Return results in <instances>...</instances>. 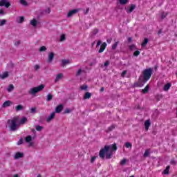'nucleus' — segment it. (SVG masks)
<instances>
[{
    "mask_svg": "<svg viewBox=\"0 0 177 177\" xmlns=\"http://www.w3.org/2000/svg\"><path fill=\"white\" fill-rule=\"evenodd\" d=\"M151 74H153V70L151 68L148 69H145L143 72V80L142 78H139L138 82L134 83L135 88H142L147 81L151 78Z\"/></svg>",
    "mask_w": 177,
    "mask_h": 177,
    "instance_id": "f257e3e1",
    "label": "nucleus"
},
{
    "mask_svg": "<svg viewBox=\"0 0 177 177\" xmlns=\"http://www.w3.org/2000/svg\"><path fill=\"white\" fill-rule=\"evenodd\" d=\"M8 124L10 131H16V129L17 128V119L14 118L11 120H8Z\"/></svg>",
    "mask_w": 177,
    "mask_h": 177,
    "instance_id": "f03ea898",
    "label": "nucleus"
},
{
    "mask_svg": "<svg viewBox=\"0 0 177 177\" xmlns=\"http://www.w3.org/2000/svg\"><path fill=\"white\" fill-rule=\"evenodd\" d=\"M44 88H45V86L44 84H41L39 86L30 88L28 91V93L29 95H35L36 93H38V92H41Z\"/></svg>",
    "mask_w": 177,
    "mask_h": 177,
    "instance_id": "7ed1b4c3",
    "label": "nucleus"
},
{
    "mask_svg": "<svg viewBox=\"0 0 177 177\" xmlns=\"http://www.w3.org/2000/svg\"><path fill=\"white\" fill-rule=\"evenodd\" d=\"M110 150V146L106 145L103 149L100 151L99 156L102 160H104L107 151Z\"/></svg>",
    "mask_w": 177,
    "mask_h": 177,
    "instance_id": "20e7f679",
    "label": "nucleus"
},
{
    "mask_svg": "<svg viewBox=\"0 0 177 177\" xmlns=\"http://www.w3.org/2000/svg\"><path fill=\"white\" fill-rule=\"evenodd\" d=\"M0 6H5V8H9L10 6V3L8 0H1Z\"/></svg>",
    "mask_w": 177,
    "mask_h": 177,
    "instance_id": "39448f33",
    "label": "nucleus"
},
{
    "mask_svg": "<svg viewBox=\"0 0 177 177\" xmlns=\"http://www.w3.org/2000/svg\"><path fill=\"white\" fill-rule=\"evenodd\" d=\"M78 12H79L78 9L72 10L68 12L67 15V17L68 18L72 17V16H74V15H76V13H78Z\"/></svg>",
    "mask_w": 177,
    "mask_h": 177,
    "instance_id": "423d86ee",
    "label": "nucleus"
},
{
    "mask_svg": "<svg viewBox=\"0 0 177 177\" xmlns=\"http://www.w3.org/2000/svg\"><path fill=\"white\" fill-rule=\"evenodd\" d=\"M23 157H24V153L21 152H17L14 156V158L15 160H19V158H23Z\"/></svg>",
    "mask_w": 177,
    "mask_h": 177,
    "instance_id": "0eeeda50",
    "label": "nucleus"
},
{
    "mask_svg": "<svg viewBox=\"0 0 177 177\" xmlns=\"http://www.w3.org/2000/svg\"><path fill=\"white\" fill-rule=\"evenodd\" d=\"M107 46V44L106 42H104L101 46L100 50H98V53H102V52H104V49H106Z\"/></svg>",
    "mask_w": 177,
    "mask_h": 177,
    "instance_id": "6e6552de",
    "label": "nucleus"
},
{
    "mask_svg": "<svg viewBox=\"0 0 177 177\" xmlns=\"http://www.w3.org/2000/svg\"><path fill=\"white\" fill-rule=\"evenodd\" d=\"M55 112L51 113L50 115L46 119L47 122H50L55 118Z\"/></svg>",
    "mask_w": 177,
    "mask_h": 177,
    "instance_id": "1a4fd4ad",
    "label": "nucleus"
},
{
    "mask_svg": "<svg viewBox=\"0 0 177 177\" xmlns=\"http://www.w3.org/2000/svg\"><path fill=\"white\" fill-rule=\"evenodd\" d=\"M55 57V53H50L48 54V63H52L53 59Z\"/></svg>",
    "mask_w": 177,
    "mask_h": 177,
    "instance_id": "9d476101",
    "label": "nucleus"
},
{
    "mask_svg": "<svg viewBox=\"0 0 177 177\" xmlns=\"http://www.w3.org/2000/svg\"><path fill=\"white\" fill-rule=\"evenodd\" d=\"M11 104H13V102L10 100H7L3 104L2 107H9Z\"/></svg>",
    "mask_w": 177,
    "mask_h": 177,
    "instance_id": "9b49d317",
    "label": "nucleus"
},
{
    "mask_svg": "<svg viewBox=\"0 0 177 177\" xmlns=\"http://www.w3.org/2000/svg\"><path fill=\"white\" fill-rule=\"evenodd\" d=\"M8 77H9V73H8V71H6L3 74L0 75V78L1 80H5V78H8Z\"/></svg>",
    "mask_w": 177,
    "mask_h": 177,
    "instance_id": "f8f14e48",
    "label": "nucleus"
},
{
    "mask_svg": "<svg viewBox=\"0 0 177 177\" xmlns=\"http://www.w3.org/2000/svg\"><path fill=\"white\" fill-rule=\"evenodd\" d=\"M150 125H151V123H150V120H146L145 122V127L146 131H149V128L150 127Z\"/></svg>",
    "mask_w": 177,
    "mask_h": 177,
    "instance_id": "ddd939ff",
    "label": "nucleus"
},
{
    "mask_svg": "<svg viewBox=\"0 0 177 177\" xmlns=\"http://www.w3.org/2000/svg\"><path fill=\"white\" fill-rule=\"evenodd\" d=\"M63 110V104H59L55 108V113H61Z\"/></svg>",
    "mask_w": 177,
    "mask_h": 177,
    "instance_id": "4468645a",
    "label": "nucleus"
},
{
    "mask_svg": "<svg viewBox=\"0 0 177 177\" xmlns=\"http://www.w3.org/2000/svg\"><path fill=\"white\" fill-rule=\"evenodd\" d=\"M136 6L134 4L131 5L130 8L127 10V13H132L135 10Z\"/></svg>",
    "mask_w": 177,
    "mask_h": 177,
    "instance_id": "2eb2a0df",
    "label": "nucleus"
},
{
    "mask_svg": "<svg viewBox=\"0 0 177 177\" xmlns=\"http://www.w3.org/2000/svg\"><path fill=\"white\" fill-rule=\"evenodd\" d=\"M171 88V83L166 84L163 87V91L167 92Z\"/></svg>",
    "mask_w": 177,
    "mask_h": 177,
    "instance_id": "dca6fc26",
    "label": "nucleus"
},
{
    "mask_svg": "<svg viewBox=\"0 0 177 177\" xmlns=\"http://www.w3.org/2000/svg\"><path fill=\"white\" fill-rule=\"evenodd\" d=\"M62 78H63V73H59L56 75L55 82H57L59 80H62Z\"/></svg>",
    "mask_w": 177,
    "mask_h": 177,
    "instance_id": "f3484780",
    "label": "nucleus"
},
{
    "mask_svg": "<svg viewBox=\"0 0 177 177\" xmlns=\"http://www.w3.org/2000/svg\"><path fill=\"white\" fill-rule=\"evenodd\" d=\"M16 111H21V110H24V106L23 105L19 104L15 107Z\"/></svg>",
    "mask_w": 177,
    "mask_h": 177,
    "instance_id": "a211bd4d",
    "label": "nucleus"
},
{
    "mask_svg": "<svg viewBox=\"0 0 177 177\" xmlns=\"http://www.w3.org/2000/svg\"><path fill=\"white\" fill-rule=\"evenodd\" d=\"M167 16H168V12H161L160 14L161 20H164V19H165Z\"/></svg>",
    "mask_w": 177,
    "mask_h": 177,
    "instance_id": "6ab92c4d",
    "label": "nucleus"
},
{
    "mask_svg": "<svg viewBox=\"0 0 177 177\" xmlns=\"http://www.w3.org/2000/svg\"><path fill=\"white\" fill-rule=\"evenodd\" d=\"M148 43H149V39L145 38L144 39V41L141 44V46L142 48H145V47H146V45H147Z\"/></svg>",
    "mask_w": 177,
    "mask_h": 177,
    "instance_id": "aec40b11",
    "label": "nucleus"
},
{
    "mask_svg": "<svg viewBox=\"0 0 177 177\" xmlns=\"http://www.w3.org/2000/svg\"><path fill=\"white\" fill-rule=\"evenodd\" d=\"M118 44H120V41H115L113 45L111 47L112 50H115L117 49V46H118Z\"/></svg>",
    "mask_w": 177,
    "mask_h": 177,
    "instance_id": "412c9836",
    "label": "nucleus"
},
{
    "mask_svg": "<svg viewBox=\"0 0 177 177\" xmlns=\"http://www.w3.org/2000/svg\"><path fill=\"white\" fill-rule=\"evenodd\" d=\"M171 168V166H167L166 169L163 171L164 175H168L169 174V169Z\"/></svg>",
    "mask_w": 177,
    "mask_h": 177,
    "instance_id": "4be33fe9",
    "label": "nucleus"
},
{
    "mask_svg": "<svg viewBox=\"0 0 177 177\" xmlns=\"http://www.w3.org/2000/svg\"><path fill=\"white\" fill-rule=\"evenodd\" d=\"M14 90H15V86H13V84H10L7 88L8 92H12Z\"/></svg>",
    "mask_w": 177,
    "mask_h": 177,
    "instance_id": "5701e85b",
    "label": "nucleus"
},
{
    "mask_svg": "<svg viewBox=\"0 0 177 177\" xmlns=\"http://www.w3.org/2000/svg\"><path fill=\"white\" fill-rule=\"evenodd\" d=\"M92 96V94L89 92H86L84 94V99H91V97Z\"/></svg>",
    "mask_w": 177,
    "mask_h": 177,
    "instance_id": "b1692460",
    "label": "nucleus"
},
{
    "mask_svg": "<svg viewBox=\"0 0 177 177\" xmlns=\"http://www.w3.org/2000/svg\"><path fill=\"white\" fill-rule=\"evenodd\" d=\"M150 88V86L149 84H147L144 89L142 90V93H147L149 92V89Z\"/></svg>",
    "mask_w": 177,
    "mask_h": 177,
    "instance_id": "393cba45",
    "label": "nucleus"
},
{
    "mask_svg": "<svg viewBox=\"0 0 177 177\" xmlns=\"http://www.w3.org/2000/svg\"><path fill=\"white\" fill-rule=\"evenodd\" d=\"M129 2V0H119V3L120 5H127Z\"/></svg>",
    "mask_w": 177,
    "mask_h": 177,
    "instance_id": "a878e982",
    "label": "nucleus"
},
{
    "mask_svg": "<svg viewBox=\"0 0 177 177\" xmlns=\"http://www.w3.org/2000/svg\"><path fill=\"white\" fill-rule=\"evenodd\" d=\"M19 2L23 6H28V3L26 0H19Z\"/></svg>",
    "mask_w": 177,
    "mask_h": 177,
    "instance_id": "bb28decb",
    "label": "nucleus"
},
{
    "mask_svg": "<svg viewBox=\"0 0 177 177\" xmlns=\"http://www.w3.org/2000/svg\"><path fill=\"white\" fill-rule=\"evenodd\" d=\"M35 129L38 132H41V131H42L44 129V127L40 126V125H37V126H35Z\"/></svg>",
    "mask_w": 177,
    "mask_h": 177,
    "instance_id": "cd10ccee",
    "label": "nucleus"
},
{
    "mask_svg": "<svg viewBox=\"0 0 177 177\" xmlns=\"http://www.w3.org/2000/svg\"><path fill=\"white\" fill-rule=\"evenodd\" d=\"M80 91H87L88 85L84 84V85L80 86Z\"/></svg>",
    "mask_w": 177,
    "mask_h": 177,
    "instance_id": "c85d7f7f",
    "label": "nucleus"
},
{
    "mask_svg": "<svg viewBox=\"0 0 177 177\" xmlns=\"http://www.w3.org/2000/svg\"><path fill=\"white\" fill-rule=\"evenodd\" d=\"M66 64H70V60L68 59H63L62 60V66H66Z\"/></svg>",
    "mask_w": 177,
    "mask_h": 177,
    "instance_id": "c756f323",
    "label": "nucleus"
},
{
    "mask_svg": "<svg viewBox=\"0 0 177 177\" xmlns=\"http://www.w3.org/2000/svg\"><path fill=\"white\" fill-rule=\"evenodd\" d=\"M31 26H33V27H37V21L35 19H32L30 21Z\"/></svg>",
    "mask_w": 177,
    "mask_h": 177,
    "instance_id": "7c9ffc66",
    "label": "nucleus"
},
{
    "mask_svg": "<svg viewBox=\"0 0 177 177\" xmlns=\"http://www.w3.org/2000/svg\"><path fill=\"white\" fill-rule=\"evenodd\" d=\"M19 122L21 124H26V122H27V118H26V117L22 118Z\"/></svg>",
    "mask_w": 177,
    "mask_h": 177,
    "instance_id": "2f4dec72",
    "label": "nucleus"
},
{
    "mask_svg": "<svg viewBox=\"0 0 177 177\" xmlns=\"http://www.w3.org/2000/svg\"><path fill=\"white\" fill-rule=\"evenodd\" d=\"M53 98V95H52V94L49 93L47 95V102H50V100H52V99Z\"/></svg>",
    "mask_w": 177,
    "mask_h": 177,
    "instance_id": "473e14b6",
    "label": "nucleus"
},
{
    "mask_svg": "<svg viewBox=\"0 0 177 177\" xmlns=\"http://www.w3.org/2000/svg\"><path fill=\"white\" fill-rule=\"evenodd\" d=\"M25 140L26 142L29 143V142H31V140H32V137H31V136H28L25 138Z\"/></svg>",
    "mask_w": 177,
    "mask_h": 177,
    "instance_id": "72a5a7b5",
    "label": "nucleus"
},
{
    "mask_svg": "<svg viewBox=\"0 0 177 177\" xmlns=\"http://www.w3.org/2000/svg\"><path fill=\"white\" fill-rule=\"evenodd\" d=\"M125 147H127V149H132V144H131V142H126Z\"/></svg>",
    "mask_w": 177,
    "mask_h": 177,
    "instance_id": "f704fd0d",
    "label": "nucleus"
},
{
    "mask_svg": "<svg viewBox=\"0 0 177 177\" xmlns=\"http://www.w3.org/2000/svg\"><path fill=\"white\" fill-rule=\"evenodd\" d=\"M150 155V149H147L145 150V152L144 153V157H147L148 156Z\"/></svg>",
    "mask_w": 177,
    "mask_h": 177,
    "instance_id": "c9c22d12",
    "label": "nucleus"
},
{
    "mask_svg": "<svg viewBox=\"0 0 177 177\" xmlns=\"http://www.w3.org/2000/svg\"><path fill=\"white\" fill-rule=\"evenodd\" d=\"M111 156H113V153H111H111L106 152V160H110V158H111Z\"/></svg>",
    "mask_w": 177,
    "mask_h": 177,
    "instance_id": "e433bc0d",
    "label": "nucleus"
},
{
    "mask_svg": "<svg viewBox=\"0 0 177 177\" xmlns=\"http://www.w3.org/2000/svg\"><path fill=\"white\" fill-rule=\"evenodd\" d=\"M24 21V17H19V19H18V23H19V24H21Z\"/></svg>",
    "mask_w": 177,
    "mask_h": 177,
    "instance_id": "4c0bfd02",
    "label": "nucleus"
},
{
    "mask_svg": "<svg viewBox=\"0 0 177 177\" xmlns=\"http://www.w3.org/2000/svg\"><path fill=\"white\" fill-rule=\"evenodd\" d=\"M63 41H66V35H62L60 37V41L63 42Z\"/></svg>",
    "mask_w": 177,
    "mask_h": 177,
    "instance_id": "58836bf2",
    "label": "nucleus"
},
{
    "mask_svg": "<svg viewBox=\"0 0 177 177\" xmlns=\"http://www.w3.org/2000/svg\"><path fill=\"white\" fill-rule=\"evenodd\" d=\"M46 50V46H41L39 49V52H45Z\"/></svg>",
    "mask_w": 177,
    "mask_h": 177,
    "instance_id": "ea45409f",
    "label": "nucleus"
},
{
    "mask_svg": "<svg viewBox=\"0 0 177 177\" xmlns=\"http://www.w3.org/2000/svg\"><path fill=\"white\" fill-rule=\"evenodd\" d=\"M112 149V150H113L114 151H115L117 150V145L116 144H114L113 145H111V147H110V149Z\"/></svg>",
    "mask_w": 177,
    "mask_h": 177,
    "instance_id": "a19ab883",
    "label": "nucleus"
},
{
    "mask_svg": "<svg viewBox=\"0 0 177 177\" xmlns=\"http://www.w3.org/2000/svg\"><path fill=\"white\" fill-rule=\"evenodd\" d=\"M114 128H115V127H114V125H111V127H109L108 128L107 131H108V132H111V131H113V129H114Z\"/></svg>",
    "mask_w": 177,
    "mask_h": 177,
    "instance_id": "79ce46f5",
    "label": "nucleus"
},
{
    "mask_svg": "<svg viewBox=\"0 0 177 177\" xmlns=\"http://www.w3.org/2000/svg\"><path fill=\"white\" fill-rule=\"evenodd\" d=\"M5 24H6V19H3L1 21V23H0V26H5Z\"/></svg>",
    "mask_w": 177,
    "mask_h": 177,
    "instance_id": "37998d69",
    "label": "nucleus"
},
{
    "mask_svg": "<svg viewBox=\"0 0 177 177\" xmlns=\"http://www.w3.org/2000/svg\"><path fill=\"white\" fill-rule=\"evenodd\" d=\"M36 111H37V108H31L30 109L31 114H35V113H36Z\"/></svg>",
    "mask_w": 177,
    "mask_h": 177,
    "instance_id": "c03bdc74",
    "label": "nucleus"
},
{
    "mask_svg": "<svg viewBox=\"0 0 177 177\" xmlns=\"http://www.w3.org/2000/svg\"><path fill=\"white\" fill-rule=\"evenodd\" d=\"M82 73V69L80 68V69L77 71V73H76L77 77L81 75Z\"/></svg>",
    "mask_w": 177,
    "mask_h": 177,
    "instance_id": "a18cd8bd",
    "label": "nucleus"
},
{
    "mask_svg": "<svg viewBox=\"0 0 177 177\" xmlns=\"http://www.w3.org/2000/svg\"><path fill=\"white\" fill-rule=\"evenodd\" d=\"M127 164V159H123L120 162V165H125Z\"/></svg>",
    "mask_w": 177,
    "mask_h": 177,
    "instance_id": "49530a36",
    "label": "nucleus"
},
{
    "mask_svg": "<svg viewBox=\"0 0 177 177\" xmlns=\"http://www.w3.org/2000/svg\"><path fill=\"white\" fill-rule=\"evenodd\" d=\"M24 142V140H23V138H21L17 142L18 146H20V145H23Z\"/></svg>",
    "mask_w": 177,
    "mask_h": 177,
    "instance_id": "de8ad7c7",
    "label": "nucleus"
},
{
    "mask_svg": "<svg viewBox=\"0 0 177 177\" xmlns=\"http://www.w3.org/2000/svg\"><path fill=\"white\" fill-rule=\"evenodd\" d=\"M71 112V109H65V111H64V114H68V113H70Z\"/></svg>",
    "mask_w": 177,
    "mask_h": 177,
    "instance_id": "09e8293b",
    "label": "nucleus"
},
{
    "mask_svg": "<svg viewBox=\"0 0 177 177\" xmlns=\"http://www.w3.org/2000/svg\"><path fill=\"white\" fill-rule=\"evenodd\" d=\"M129 49L130 50H133V49H135V44H132V45L129 46Z\"/></svg>",
    "mask_w": 177,
    "mask_h": 177,
    "instance_id": "8fccbe9b",
    "label": "nucleus"
},
{
    "mask_svg": "<svg viewBox=\"0 0 177 177\" xmlns=\"http://www.w3.org/2000/svg\"><path fill=\"white\" fill-rule=\"evenodd\" d=\"M140 55V51L139 50H136V52H134L133 55L134 56H139Z\"/></svg>",
    "mask_w": 177,
    "mask_h": 177,
    "instance_id": "3c124183",
    "label": "nucleus"
},
{
    "mask_svg": "<svg viewBox=\"0 0 177 177\" xmlns=\"http://www.w3.org/2000/svg\"><path fill=\"white\" fill-rule=\"evenodd\" d=\"M34 68L35 70V71L39 70V68H41V67L39 66V65L38 64H36L35 66H34Z\"/></svg>",
    "mask_w": 177,
    "mask_h": 177,
    "instance_id": "603ef678",
    "label": "nucleus"
},
{
    "mask_svg": "<svg viewBox=\"0 0 177 177\" xmlns=\"http://www.w3.org/2000/svg\"><path fill=\"white\" fill-rule=\"evenodd\" d=\"M170 164H171V165H176V161H175L174 159H171Z\"/></svg>",
    "mask_w": 177,
    "mask_h": 177,
    "instance_id": "864d4df0",
    "label": "nucleus"
},
{
    "mask_svg": "<svg viewBox=\"0 0 177 177\" xmlns=\"http://www.w3.org/2000/svg\"><path fill=\"white\" fill-rule=\"evenodd\" d=\"M45 13H47V15H49V13H50V8H48L47 9H46Z\"/></svg>",
    "mask_w": 177,
    "mask_h": 177,
    "instance_id": "5fc2aeb1",
    "label": "nucleus"
},
{
    "mask_svg": "<svg viewBox=\"0 0 177 177\" xmlns=\"http://www.w3.org/2000/svg\"><path fill=\"white\" fill-rule=\"evenodd\" d=\"M109 64H110V61H106V62L104 64V67H107Z\"/></svg>",
    "mask_w": 177,
    "mask_h": 177,
    "instance_id": "6e6d98bb",
    "label": "nucleus"
},
{
    "mask_svg": "<svg viewBox=\"0 0 177 177\" xmlns=\"http://www.w3.org/2000/svg\"><path fill=\"white\" fill-rule=\"evenodd\" d=\"M98 32H99V30L97 29H94V30L93 31V35H96V34H97Z\"/></svg>",
    "mask_w": 177,
    "mask_h": 177,
    "instance_id": "4d7b16f0",
    "label": "nucleus"
},
{
    "mask_svg": "<svg viewBox=\"0 0 177 177\" xmlns=\"http://www.w3.org/2000/svg\"><path fill=\"white\" fill-rule=\"evenodd\" d=\"M127 71H124L122 74H121V77H125V75H127Z\"/></svg>",
    "mask_w": 177,
    "mask_h": 177,
    "instance_id": "13d9d810",
    "label": "nucleus"
},
{
    "mask_svg": "<svg viewBox=\"0 0 177 177\" xmlns=\"http://www.w3.org/2000/svg\"><path fill=\"white\" fill-rule=\"evenodd\" d=\"M95 160H96V156L92 157V158H91V162H95Z\"/></svg>",
    "mask_w": 177,
    "mask_h": 177,
    "instance_id": "bf43d9fd",
    "label": "nucleus"
},
{
    "mask_svg": "<svg viewBox=\"0 0 177 177\" xmlns=\"http://www.w3.org/2000/svg\"><path fill=\"white\" fill-rule=\"evenodd\" d=\"M19 45H20V41H17L15 43V46H19Z\"/></svg>",
    "mask_w": 177,
    "mask_h": 177,
    "instance_id": "052dcab7",
    "label": "nucleus"
},
{
    "mask_svg": "<svg viewBox=\"0 0 177 177\" xmlns=\"http://www.w3.org/2000/svg\"><path fill=\"white\" fill-rule=\"evenodd\" d=\"M101 44H102V41H101V40H99V41L97 42V46H100Z\"/></svg>",
    "mask_w": 177,
    "mask_h": 177,
    "instance_id": "680f3d73",
    "label": "nucleus"
},
{
    "mask_svg": "<svg viewBox=\"0 0 177 177\" xmlns=\"http://www.w3.org/2000/svg\"><path fill=\"white\" fill-rule=\"evenodd\" d=\"M0 15H5L3 10H0Z\"/></svg>",
    "mask_w": 177,
    "mask_h": 177,
    "instance_id": "e2e57ef3",
    "label": "nucleus"
},
{
    "mask_svg": "<svg viewBox=\"0 0 177 177\" xmlns=\"http://www.w3.org/2000/svg\"><path fill=\"white\" fill-rule=\"evenodd\" d=\"M106 41L108 42V44H111V39H108Z\"/></svg>",
    "mask_w": 177,
    "mask_h": 177,
    "instance_id": "0e129e2a",
    "label": "nucleus"
},
{
    "mask_svg": "<svg viewBox=\"0 0 177 177\" xmlns=\"http://www.w3.org/2000/svg\"><path fill=\"white\" fill-rule=\"evenodd\" d=\"M128 41L129 42H132V37H129Z\"/></svg>",
    "mask_w": 177,
    "mask_h": 177,
    "instance_id": "69168bd1",
    "label": "nucleus"
},
{
    "mask_svg": "<svg viewBox=\"0 0 177 177\" xmlns=\"http://www.w3.org/2000/svg\"><path fill=\"white\" fill-rule=\"evenodd\" d=\"M88 12H89V8H87V9L86 10L85 15H86V14L88 13Z\"/></svg>",
    "mask_w": 177,
    "mask_h": 177,
    "instance_id": "338daca9",
    "label": "nucleus"
},
{
    "mask_svg": "<svg viewBox=\"0 0 177 177\" xmlns=\"http://www.w3.org/2000/svg\"><path fill=\"white\" fill-rule=\"evenodd\" d=\"M104 91V87H102L101 88H100V91L101 92H103Z\"/></svg>",
    "mask_w": 177,
    "mask_h": 177,
    "instance_id": "774afa93",
    "label": "nucleus"
}]
</instances>
